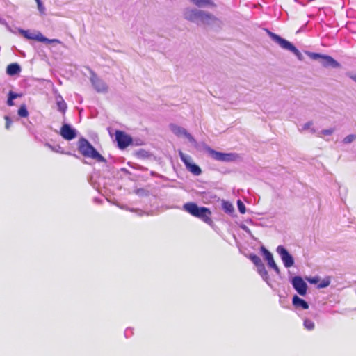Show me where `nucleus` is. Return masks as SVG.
Returning <instances> with one entry per match:
<instances>
[{
  "label": "nucleus",
  "instance_id": "c756f323",
  "mask_svg": "<svg viewBox=\"0 0 356 356\" xmlns=\"http://www.w3.org/2000/svg\"><path fill=\"white\" fill-rule=\"evenodd\" d=\"M37 3L38 9L41 15H44L45 13V7L43 5L41 0H35Z\"/></svg>",
  "mask_w": 356,
  "mask_h": 356
},
{
  "label": "nucleus",
  "instance_id": "f8f14e48",
  "mask_svg": "<svg viewBox=\"0 0 356 356\" xmlns=\"http://www.w3.org/2000/svg\"><path fill=\"white\" fill-rule=\"evenodd\" d=\"M261 252L263 253L265 260L268 262V266L273 268L275 271V273L277 275H279L280 273V270L279 267L277 266L276 263L274 261L272 253L270 252L264 247H261Z\"/></svg>",
  "mask_w": 356,
  "mask_h": 356
},
{
  "label": "nucleus",
  "instance_id": "1a4fd4ad",
  "mask_svg": "<svg viewBox=\"0 0 356 356\" xmlns=\"http://www.w3.org/2000/svg\"><path fill=\"white\" fill-rule=\"evenodd\" d=\"M291 284L300 296H305L306 294L307 285L301 277L295 276L293 277L291 280Z\"/></svg>",
  "mask_w": 356,
  "mask_h": 356
},
{
  "label": "nucleus",
  "instance_id": "5701e85b",
  "mask_svg": "<svg viewBox=\"0 0 356 356\" xmlns=\"http://www.w3.org/2000/svg\"><path fill=\"white\" fill-rule=\"evenodd\" d=\"M284 48L289 50L293 53L299 60H302V56L301 53L296 48V46H282Z\"/></svg>",
  "mask_w": 356,
  "mask_h": 356
},
{
  "label": "nucleus",
  "instance_id": "6ab92c4d",
  "mask_svg": "<svg viewBox=\"0 0 356 356\" xmlns=\"http://www.w3.org/2000/svg\"><path fill=\"white\" fill-rule=\"evenodd\" d=\"M21 70L20 66L17 63H12L8 65L6 72L10 76L18 74Z\"/></svg>",
  "mask_w": 356,
  "mask_h": 356
},
{
  "label": "nucleus",
  "instance_id": "f03ea898",
  "mask_svg": "<svg viewBox=\"0 0 356 356\" xmlns=\"http://www.w3.org/2000/svg\"><path fill=\"white\" fill-rule=\"evenodd\" d=\"M183 209L193 216L200 218L207 224L211 225L212 220L210 217L211 213L206 207H199L195 203L188 202L184 204Z\"/></svg>",
  "mask_w": 356,
  "mask_h": 356
},
{
  "label": "nucleus",
  "instance_id": "2eb2a0df",
  "mask_svg": "<svg viewBox=\"0 0 356 356\" xmlns=\"http://www.w3.org/2000/svg\"><path fill=\"white\" fill-rule=\"evenodd\" d=\"M292 303L298 309H307L309 308L308 303L296 295L293 297Z\"/></svg>",
  "mask_w": 356,
  "mask_h": 356
},
{
  "label": "nucleus",
  "instance_id": "4be33fe9",
  "mask_svg": "<svg viewBox=\"0 0 356 356\" xmlns=\"http://www.w3.org/2000/svg\"><path fill=\"white\" fill-rule=\"evenodd\" d=\"M222 209L227 213H232L234 211V208L229 202L224 201L222 202Z\"/></svg>",
  "mask_w": 356,
  "mask_h": 356
},
{
  "label": "nucleus",
  "instance_id": "9b49d317",
  "mask_svg": "<svg viewBox=\"0 0 356 356\" xmlns=\"http://www.w3.org/2000/svg\"><path fill=\"white\" fill-rule=\"evenodd\" d=\"M115 139L118 142V147L120 149L126 148L132 142L131 138L121 131H116Z\"/></svg>",
  "mask_w": 356,
  "mask_h": 356
},
{
  "label": "nucleus",
  "instance_id": "dca6fc26",
  "mask_svg": "<svg viewBox=\"0 0 356 356\" xmlns=\"http://www.w3.org/2000/svg\"><path fill=\"white\" fill-rule=\"evenodd\" d=\"M269 37L271 38L272 41L277 44H292L289 41L285 39L282 38L280 36L269 31L267 29H265Z\"/></svg>",
  "mask_w": 356,
  "mask_h": 356
},
{
  "label": "nucleus",
  "instance_id": "7ed1b4c3",
  "mask_svg": "<svg viewBox=\"0 0 356 356\" xmlns=\"http://www.w3.org/2000/svg\"><path fill=\"white\" fill-rule=\"evenodd\" d=\"M79 150L85 157L95 159L99 162L105 161L104 158L85 138H81L79 140Z\"/></svg>",
  "mask_w": 356,
  "mask_h": 356
},
{
  "label": "nucleus",
  "instance_id": "bb28decb",
  "mask_svg": "<svg viewBox=\"0 0 356 356\" xmlns=\"http://www.w3.org/2000/svg\"><path fill=\"white\" fill-rule=\"evenodd\" d=\"M250 259L257 267L263 264L261 259L257 255L252 254L250 256Z\"/></svg>",
  "mask_w": 356,
  "mask_h": 356
},
{
  "label": "nucleus",
  "instance_id": "2f4dec72",
  "mask_svg": "<svg viewBox=\"0 0 356 356\" xmlns=\"http://www.w3.org/2000/svg\"><path fill=\"white\" fill-rule=\"evenodd\" d=\"M237 205H238V211H240L241 213H245V207L244 205V204L243 203V202L241 200H238L237 201Z\"/></svg>",
  "mask_w": 356,
  "mask_h": 356
},
{
  "label": "nucleus",
  "instance_id": "473e14b6",
  "mask_svg": "<svg viewBox=\"0 0 356 356\" xmlns=\"http://www.w3.org/2000/svg\"><path fill=\"white\" fill-rule=\"evenodd\" d=\"M0 24L6 26V29L13 33H15V30L13 29L6 22V20L0 17Z\"/></svg>",
  "mask_w": 356,
  "mask_h": 356
},
{
  "label": "nucleus",
  "instance_id": "7c9ffc66",
  "mask_svg": "<svg viewBox=\"0 0 356 356\" xmlns=\"http://www.w3.org/2000/svg\"><path fill=\"white\" fill-rule=\"evenodd\" d=\"M17 97H18L17 94L13 92H10L9 97H8V102H7L8 105L13 106V99H16Z\"/></svg>",
  "mask_w": 356,
  "mask_h": 356
},
{
  "label": "nucleus",
  "instance_id": "cd10ccee",
  "mask_svg": "<svg viewBox=\"0 0 356 356\" xmlns=\"http://www.w3.org/2000/svg\"><path fill=\"white\" fill-rule=\"evenodd\" d=\"M18 115L22 118H26L28 116L29 112L25 105H22L20 106V108L18 110Z\"/></svg>",
  "mask_w": 356,
  "mask_h": 356
},
{
  "label": "nucleus",
  "instance_id": "a878e982",
  "mask_svg": "<svg viewBox=\"0 0 356 356\" xmlns=\"http://www.w3.org/2000/svg\"><path fill=\"white\" fill-rule=\"evenodd\" d=\"M356 140V134H349L343 139L344 144H350Z\"/></svg>",
  "mask_w": 356,
  "mask_h": 356
},
{
  "label": "nucleus",
  "instance_id": "4468645a",
  "mask_svg": "<svg viewBox=\"0 0 356 356\" xmlns=\"http://www.w3.org/2000/svg\"><path fill=\"white\" fill-rule=\"evenodd\" d=\"M61 136L67 140H71L76 136V131L69 124H63L60 129Z\"/></svg>",
  "mask_w": 356,
  "mask_h": 356
},
{
  "label": "nucleus",
  "instance_id": "39448f33",
  "mask_svg": "<svg viewBox=\"0 0 356 356\" xmlns=\"http://www.w3.org/2000/svg\"><path fill=\"white\" fill-rule=\"evenodd\" d=\"M15 31H17L24 38L35 40L40 42H48V43H60V41L57 39L49 40L44 37L40 31H30L23 30L21 29L15 28Z\"/></svg>",
  "mask_w": 356,
  "mask_h": 356
},
{
  "label": "nucleus",
  "instance_id": "20e7f679",
  "mask_svg": "<svg viewBox=\"0 0 356 356\" xmlns=\"http://www.w3.org/2000/svg\"><path fill=\"white\" fill-rule=\"evenodd\" d=\"M309 55L312 58L318 60L320 64L325 68L340 69L341 67V65L330 56L317 53H309Z\"/></svg>",
  "mask_w": 356,
  "mask_h": 356
},
{
  "label": "nucleus",
  "instance_id": "e433bc0d",
  "mask_svg": "<svg viewBox=\"0 0 356 356\" xmlns=\"http://www.w3.org/2000/svg\"><path fill=\"white\" fill-rule=\"evenodd\" d=\"M329 284V282L327 281H324L323 283H321L320 285H319V287L321 288H323V287H326L327 286H328Z\"/></svg>",
  "mask_w": 356,
  "mask_h": 356
},
{
  "label": "nucleus",
  "instance_id": "412c9836",
  "mask_svg": "<svg viewBox=\"0 0 356 356\" xmlns=\"http://www.w3.org/2000/svg\"><path fill=\"white\" fill-rule=\"evenodd\" d=\"M335 131L334 128H329L323 129L319 132L316 133V136L319 138H325V136H331Z\"/></svg>",
  "mask_w": 356,
  "mask_h": 356
},
{
  "label": "nucleus",
  "instance_id": "9d476101",
  "mask_svg": "<svg viewBox=\"0 0 356 356\" xmlns=\"http://www.w3.org/2000/svg\"><path fill=\"white\" fill-rule=\"evenodd\" d=\"M170 130L172 132L178 137H185L191 143L195 144L196 141L194 138L187 132V131L178 125L176 124H170Z\"/></svg>",
  "mask_w": 356,
  "mask_h": 356
},
{
  "label": "nucleus",
  "instance_id": "423d86ee",
  "mask_svg": "<svg viewBox=\"0 0 356 356\" xmlns=\"http://www.w3.org/2000/svg\"><path fill=\"white\" fill-rule=\"evenodd\" d=\"M207 151L213 159L218 161L232 162L238 158V154L235 153H222L215 151L211 148H208Z\"/></svg>",
  "mask_w": 356,
  "mask_h": 356
},
{
  "label": "nucleus",
  "instance_id": "ddd939ff",
  "mask_svg": "<svg viewBox=\"0 0 356 356\" xmlns=\"http://www.w3.org/2000/svg\"><path fill=\"white\" fill-rule=\"evenodd\" d=\"M90 81L97 92H105L107 91L106 84L93 73L91 75Z\"/></svg>",
  "mask_w": 356,
  "mask_h": 356
},
{
  "label": "nucleus",
  "instance_id": "72a5a7b5",
  "mask_svg": "<svg viewBox=\"0 0 356 356\" xmlns=\"http://www.w3.org/2000/svg\"><path fill=\"white\" fill-rule=\"evenodd\" d=\"M5 120H6V128L8 129L10 128V126L12 122L8 116L5 117Z\"/></svg>",
  "mask_w": 356,
  "mask_h": 356
},
{
  "label": "nucleus",
  "instance_id": "58836bf2",
  "mask_svg": "<svg viewBox=\"0 0 356 356\" xmlns=\"http://www.w3.org/2000/svg\"><path fill=\"white\" fill-rule=\"evenodd\" d=\"M243 229L244 230H245V231H246L247 232H248V233H250V230L248 229V228L247 227H245V226H244V227H243Z\"/></svg>",
  "mask_w": 356,
  "mask_h": 356
},
{
  "label": "nucleus",
  "instance_id": "c9c22d12",
  "mask_svg": "<svg viewBox=\"0 0 356 356\" xmlns=\"http://www.w3.org/2000/svg\"><path fill=\"white\" fill-rule=\"evenodd\" d=\"M347 75L354 81L356 82V74H352L350 73L347 74Z\"/></svg>",
  "mask_w": 356,
  "mask_h": 356
},
{
  "label": "nucleus",
  "instance_id": "393cba45",
  "mask_svg": "<svg viewBox=\"0 0 356 356\" xmlns=\"http://www.w3.org/2000/svg\"><path fill=\"white\" fill-rule=\"evenodd\" d=\"M45 146L47 147L48 148H49L53 152H55L57 153H62V154L63 153V148L58 145L54 146L49 143H46Z\"/></svg>",
  "mask_w": 356,
  "mask_h": 356
},
{
  "label": "nucleus",
  "instance_id": "aec40b11",
  "mask_svg": "<svg viewBox=\"0 0 356 356\" xmlns=\"http://www.w3.org/2000/svg\"><path fill=\"white\" fill-rule=\"evenodd\" d=\"M56 101L58 111H60L62 113H65L67 109V104L65 102L62 96L60 95H58L56 97Z\"/></svg>",
  "mask_w": 356,
  "mask_h": 356
},
{
  "label": "nucleus",
  "instance_id": "f3484780",
  "mask_svg": "<svg viewBox=\"0 0 356 356\" xmlns=\"http://www.w3.org/2000/svg\"><path fill=\"white\" fill-rule=\"evenodd\" d=\"M299 131L301 132L309 131L310 133L316 134L317 133L316 129L314 128L313 121H308L302 124L299 128Z\"/></svg>",
  "mask_w": 356,
  "mask_h": 356
},
{
  "label": "nucleus",
  "instance_id": "ea45409f",
  "mask_svg": "<svg viewBox=\"0 0 356 356\" xmlns=\"http://www.w3.org/2000/svg\"><path fill=\"white\" fill-rule=\"evenodd\" d=\"M121 209H127V208H125L124 207H120Z\"/></svg>",
  "mask_w": 356,
  "mask_h": 356
},
{
  "label": "nucleus",
  "instance_id": "f704fd0d",
  "mask_svg": "<svg viewBox=\"0 0 356 356\" xmlns=\"http://www.w3.org/2000/svg\"><path fill=\"white\" fill-rule=\"evenodd\" d=\"M318 280H319L318 277H315L308 279V281L312 284H316L318 282Z\"/></svg>",
  "mask_w": 356,
  "mask_h": 356
},
{
  "label": "nucleus",
  "instance_id": "c85d7f7f",
  "mask_svg": "<svg viewBox=\"0 0 356 356\" xmlns=\"http://www.w3.org/2000/svg\"><path fill=\"white\" fill-rule=\"evenodd\" d=\"M304 327L308 330H312L314 328V323L311 320L305 319L304 321Z\"/></svg>",
  "mask_w": 356,
  "mask_h": 356
},
{
  "label": "nucleus",
  "instance_id": "f257e3e1",
  "mask_svg": "<svg viewBox=\"0 0 356 356\" xmlns=\"http://www.w3.org/2000/svg\"><path fill=\"white\" fill-rule=\"evenodd\" d=\"M186 19L197 25L220 26L221 22L213 15L196 8H186L184 12Z\"/></svg>",
  "mask_w": 356,
  "mask_h": 356
},
{
  "label": "nucleus",
  "instance_id": "a211bd4d",
  "mask_svg": "<svg viewBox=\"0 0 356 356\" xmlns=\"http://www.w3.org/2000/svg\"><path fill=\"white\" fill-rule=\"evenodd\" d=\"M257 270L258 273L261 275V277L263 278V280L268 284L270 285V278L268 273L267 270H266V268L264 265V264H260V266L257 267Z\"/></svg>",
  "mask_w": 356,
  "mask_h": 356
},
{
  "label": "nucleus",
  "instance_id": "0eeeda50",
  "mask_svg": "<svg viewBox=\"0 0 356 356\" xmlns=\"http://www.w3.org/2000/svg\"><path fill=\"white\" fill-rule=\"evenodd\" d=\"M276 252L280 257L285 268H289L294 265L293 257L284 246H277Z\"/></svg>",
  "mask_w": 356,
  "mask_h": 356
},
{
  "label": "nucleus",
  "instance_id": "6e6552de",
  "mask_svg": "<svg viewBox=\"0 0 356 356\" xmlns=\"http://www.w3.org/2000/svg\"><path fill=\"white\" fill-rule=\"evenodd\" d=\"M179 155L181 160L185 164L186 168L193 175H200L202 172L199 166L192 163V159L190 156L184 154L181 150L179 151Z\"/></svg>",
  "mask_w": 356,
  "mask_h": 356
},
{
  "label": "nucleus",
  "instance_id": "b1692460",
  "mask_svg": "<svg viewBox=\"0 0 356 356\" xmlns=\"http://www.w3.org/2000/svg\"><path fill=\"white\" fill-rule=\"evenodd\" d=\"M195 5L198 7H202L206 5H209L211 3V0H191Z\"/></svg>",
  "mask_w": 356,
  "mask_h": 356
},
{
  "label": "nucleus",
  "instance_id": "4c0bfd02",
  "mask_svg": "<svg viewBox=\"0 0 356 356\" xmlns=\"http://www.w3.org/2000/svg\"><path fill=\"white\" fill-rule=\"evenodd\" d=\"M17 51H18L23 56H25V54L24 53L23 51L20 50V49H16Z\"/></svg>",
  "mask_w": 356,
  "mask_h": 356
}]
</instances>
